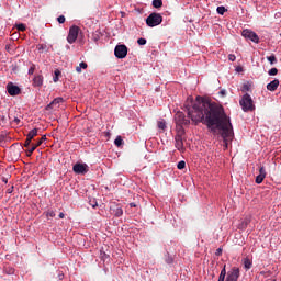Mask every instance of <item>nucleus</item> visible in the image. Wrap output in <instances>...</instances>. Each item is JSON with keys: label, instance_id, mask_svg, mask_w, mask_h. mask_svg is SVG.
Segmentation results:
<instances>
[{"label": "nucleus", "instance_id": "obj_41", "mask_svg": "<svg viewBox=\"0 0 281 281\" xmlns=\"http://www.w3.org/2000/svg\"><path fill=\"white\" fill-rule=\"evenodd\" d=\"M90 205L93 207V209H95V207H98V202H90Z\"/></svg>", "mask_w": 281, "mask_h": 281}, {"label": "nucleus", "instance_id": "obj_36", "mask_svg": "<svg viewBox=\"0 0 281 281\" xmlns=\"http://www.w3.org/2000/svg\"><path fill=\"white\" fill-rule=\"evenodd\" d=\"M18 30H19L20 32H25V24H19V25H18Z\"/></svg>", "mask_w": 281, "mask_h": 281}, {"label": "nucleus", "instance_id": "obj_4", "mask_svg": "<svg viewBox=\"0 0 281 281\" xmlns=\"http://www.w3.org/2000/svg\"><path fill=\"white\" fill-rule=\"evenodd\" d=\"M241 36H244V38H246L247 41H251L252 43H260V37L258 36V34L249 29L243 30Z\"/></svg>", "mask_w": 281, "mask_h": 281}, {"label": "nucleus", "instance_id": "obj_47", "mask_svg": "<svg viewBox=\"0 0 281 281\" xmlns=\"http://www.w3.org/2000/svg\"><path fill=\"white\" fill-rule=\"evenodd\" d=\"M225 93H226L225 90H222V91L220 92L221 95H225Z\"/></svg>", "mask_w": 281, "mask_h": 281}, {"label": "nucleus", "instance_id": "obj_11", "mask_svg": "<svg viewBox=\"0 0 281 281\" xmlns=\"http://www.w3.org/2000/svg\"><path fill=\"white\" fill-rule=\"evenodd\" d=\"M7 91L9 95H19L21 93V88H19V86H14L12 82H9L7 85Z\"/></svg>", "mask_w": 281, "mask_h": 281}, {"label": "nucleus", "instance_id": "obj_29", "mask_svg": "<svg viewBox=\"0 0 281 281\" xmlns=\"http://www.w3.org/2000/svg\"><path fill=\"white\" fill-rule=\"evenodd\" d=\"M269 76H278V68H271L269 71H268Z\"/></svg>", "mask_w": 281, "mask_h": 281}, {"label": "nucleus", "instance_id": "obj_20", "mask_svg": "<svg viewBox=\"0 0 281 281\" xmlns=\"http://www.w3.org/2000/svg\"><path fill=\"white\" fill-rule=\"evenodd\" d=\"M38 135V128H33L29 132V134L26 135V137L29 139H34V137H36Z\"/></svg>", "mask_w": 281, "mask_h": 281}, {"label": "nucleus", "instance_id": "obj_2", "mask_svg": "<svg viewBox=\"0 0 281 281\" xmlns=\"http://www.w3.org/2000/svg\"><path fill=\"white\" fill-rule=\"evenodd\" d=\"M239 104L245 113L249 111H256L254 99H251V95H249V93L243 95L241 100L239 101Z\"/></svg>", "mask_w": 281, "mask_h": 281}, {"label": "nucleus", "instance_id": "obj_26", "mask_svg": "<svg viewBox=\"0 0 281 281\" xmlns=\"http://www.w3.org/2000/svg\"><path fill=\"white\" fill-rule=\"evenodd\" d=\"M100 40V32H94L92 34V41H94V43H98V41Z\"/></svg>", "mask_w": 281, "mask_h": 281}, {"label": "nucleus", "instance_id": "obj_18", "mask_svg": "<svg viewBox=\"0 0 281 281\" xmlns=\"http://www.w3.org/2000/svg\"><path fill=\"white\" fill-rule=\"evenodd\" d=\"M157 126H158L159 133H165L166 128H168L166 120H164V119H161L160 121L157 122Z\"/></svg>", "mask_w": 281, "mask_h": 281}, {"label": "nucleus", "instance_id": "obj_9", "mask_svg": "<svg viewBox=\"0 0 281 281\" xmlns=\"http://www.w3.org/2000/svg\"><path fill=\"white\" fill-rule=\"evenodd\" d=\"M175 121L178 126H188L190 124V119H187L183 112H178L175 116Z\"/></svg>", "mask_w": 281, "mask_h": 281}, {"label": "nucleus", "instance_id": "obj_35", "mask_svg": "<svg viewBox=\"0 0 281 281\" xmlns=\"http://www.w3.org/2000/svg\"><path fill=\"white\" fill-rule=\"evenodd\" d=\"M226 265H224L223 269L221 270V276H227Z\"/></svg>", "mask_w": 281, "mask_h": 281}, {"label": "nucleus", "instance_id": "obj_7", "mask_svg": "<svg viewBox=\"0 0 281 281\" xmlns=\"http://www.w3.org/2000/svg\"><path fill=\"white\" fill-rule=\"evenodd\" d=\"M238 278H240V268L233 267L226 276L225 281H238Z\"/></svg>", "mask_w": 281, "mask_h": 281}, {"label": "nucleus", "instance_id": "obj_44", "mask_svg": "<svg viewBox=\"0 0 281 281\" xmlns=\"http://www.w3.org/2000/svg\"><path fill=\"white\" fill-rule=\"evenodd\" d=\"M5 139V136L0 135V144Z\"/></svg>", "mask_w": 281, "mask_h": 281}, {"label": "nucleus", "instance_id": "obj_1", "mask_svg": "<svg viewBox=\"0 0 281 281\" xmlns=\"http://www.w3.org/2000/svg\"><path fill=\"white\" fill-rule=\"evenodd\" d=\"M184 108L188 117L196 124H204L211 131V133H216L222 131L223 139H228V137L234 136V127L232 126V121L229 116L225 113L223 105L211 102L207 99L196 98L193 101L192 98H188Z\"/></svg>", "mask_w": 281, "mask_h": 281}, {"label": "nucleus", "instance_id": "obj_46", "mask_svg": "<svg viewBox=\"0 0 281 281\" xmlns=\"http://www.w3.org/2000/svg\"><path fill=\"white\" fill-rule=\"evenodd\" d=\"M59 218H65V213H59Z\"/></svg>", "mask_w": 281, "mask_h": 281}, {"label": "nucleus", "instance_id": "obj_22", "mask_svg": "<svg viewBox=\"0 0 281 281\" xmlns=\"http://www.w3.org/2000/svg\"><path fill=\"white\" fill-rule=\"evenodd\" d=\"M151 4H153L154 8L159 9L164 5V1L162 0H153Z\"/></svg>", "mask_w": 281, "mask_h": 281}, {"label": "nucleus", "instance_id": "obj_39", "mask_svg": "<svg viewBox=\"0 0 281 281\" xmlns=\"http://www.w3.org/2000/svg\"><path fill=\"white\" fill-rule=\"evenodd\" d=\"M14 192V187L7 189V194H12Z\"/></svg>", "mask_w": 281, "mask_h": 281}, {"label": "nucleus", "instance_id": "obj_19", "mask_svg": "<svg viewBox=\"0 0 281 281\" xmlns=\"http://www.w3.org/2000/svg\"><path fill=\"white\" fill-rule=\"evenodd\" d=\"M61 102H64V99L58 97L56 99H54L50 104L48 105L49 109H54V106H56V104H60Z\"/></svg>", "mask_w": 281, "mask_h": 281}, {"label": "nucleus", "instance_id": "obj_31", "mask_svg": "<svg viewBox=\"0 0 281 281\" xmlns=\"http://www.w3.org/2000/svg\"><path fill=\"white\" fill-rule=\"evenodd\" d=\"M36 70V65L32 64V66L29 69V76L34 75V71Z\"/></svg>", "mask_w": 281, "mask_h": 281}, {"label": "nucleus", "instance_id": "obj_28", "mask_svg": "<svg viewBox=\"0 0 281 281\" xmlns=\"http://www.w3.org/2000/svg\"><path fill=\"white\" fill-rule=\"evenodd\" d=\"M177 168H178V170H183V168H186V161H183V160L179 161L177 165Z\"/></svg>", "mask_w": 281, "mask_h": 281}, {"label": "nucleus", "instance_id": "obj_12", "mask_svg": "<svg viewBox=\"0 0 281 281\" xmlns=\"http://www.w3.org/2000/svg\"><path fill=\"white\" fill-rule=\"evenodd\" d=\"M267 177V170L265 167L259 168V175L256 177V183L260 184L265 181V178Z\"/></svg>", "mask_w": 281, "mask_h": 281}, {"label": "nucleus", "instance_id": "obj_37", "mask_svg": "<svg viewBox=\"0 0 281 281\" xmlns=\"http://www.w3.org/2000/svg\"><path fill=\"white\" fill-rule=\"evenodd\" d=\"M100 256H101L102 260H106V258H109V255H106V252H104V251H101Z\"/></svg>", "mask_w": 281, "mask_h": 281}, {"label": "nucleus", "instance_id": "obj_8", "mask_svg": "<svg viewBox=\"0 0 281 281\" xmlns=\"http://www.w3.org/2000/svg\"><path fill=\"white\" fill-rule=\"evenodd\" d=\"M75 175H87L89 172V166L87 164L77 162L72 167Z\"/></svg>", "mask_w": 281, "mask_h": 281}, {"label": "nucleus", "instance_id": "obj_10", "mask_svg": "<svg viewBox=\"0 0 281 281\" xmlns=\"http://www.w3.org/2000/svg\"><path fill=\"white\" fill-rule=\"evenodd\" d=\"M45 139H47V136L44 135L38 139L37 143L32 144V147L26 150V157H32V154L34 153V150H36V148H38V146H41L43 142H45Z\"/></svg>", "mask_w": 281, "mask_h": 281}, {"label": "nucleus", "instance_id": "obj_15", "mask_svg": "<svg viewBox=\"0 0 281 281\" xmlns=\"http://www.w3.org/2000/svg\"><path fill=\"white\" fill-rule=\"evenodd\" d=\"M43 75H37L33 78V87H43Z\"/></svg>", "mask_w": 281, "mask_h": 281}, {"label": "nucleus", "instance_id": "obj_33", "mask_svg": "<svg viewBox=\"0 0 281 281\" xmlns=\"http://www.w3.org/2000/svg\"><path fill=\"white\" fill-rule=\"evenodd\" d=\"M57 21H58V23H60V24L65 23V21H66L65 15H59V16L57 18Z\"/></svg>", "mask_w": 281, "mask_h": 281}, {"label": "nucleus", "instance_id": "obj_6", "mask_svg": "<svg viewBox=\"0 0 281 281\" xmlns=\"http://www.w3.org/2000/svg\"><path fill=\"white\" fill-rule=\"evenodd\" d=\"M114 55L120 59L126 58V56H128V47H126L124 44L116 45L114 48Z\"/></svg>", "mask_w": 281, "mask_h": 281}, {"label": "nucleus", "instance_id": "obj_45", "mask_svg": "<svg viewBox=\"0 0 281 281\" xmlns=\"http://www.w3.org/2000/svg\"><path fill=\"white\" fill-rule=\"evenodd\" d=\"M63 278H65V274L59 273V274H58V279H59V280H63Z\"/></svg>", "mask_w": 281, "mask_h": 281}, {"label": "nucleus", "instance_id": "obj_27", "mask_svg": "<svg viewBox=\"0 0 281 281\" xmlns=\"http://www.w3.org/2000/svg\"><path fill=\"white\" fill-rule=\"evenodd\" d=\"M267 60L270 61V65H273L277 63L278 59L276 58V55H271L267 57Z\"/></svg>", "mask_w": 281, "mask_h": 281}, {"label": "nucleus", "instance_id": "obj_40", "mask_svg": "<svg viewBox=\"0 0 281 281\" xmlns=\"http://www.w3.org/2000/svg\"><path fill=\"white\" fill-rule=\"evenodd\" d=\"M228 59L232 60V63H234V60H236V55H228Z\"/></svg>", "mask_w": 281, "mask_h": 281}, {"label": "nucleus", "instance_id": "obj_24", "mask_svg": "<svg viewBox=\"0 0 281 281\" xmlns=\"http://www.w3.org/2000/svg\"><path fill=\"white\" fill-rule=\"evenodd\" d=\"M114 144H115V146H117V148H120V146H122L124 144L122 136H117L114 140Z\"/></svg>", "mask_w": 281, "mask_h": 281}, {"label": "nucleus", "instance_id": "obj_32", "mask_svg": "<svg viewBox=\"0 0 281 281\" xmlns=\"http://www.w3.org/2000/svg\"><path fill=\"white\" fill-rule=\"evenodd\" d=\"M30 144H32V139L27 138V136H26V139L24 142V148H30Z\"/></svg>", "mask_w": 281, "mask_h": 281}, {"label": "nucleus", "instance_id": "obj_3", "mask_svg": "<svg viewBox=\"0 0 281 281\" xmlns=\"http://www.w3.org/2000/svg\"><path fill=\"white\" fill-rule=\"evenodd\" d=\"M164 22V16H161L159 13H151L146 19V25L148 27H157V25H161Z\"/></svg>", "mask_w": 281, "mask_h": 281}, {"label": "nucleus", "instance_id": "obj_43", "mask_svg": "<svg viewBox=\"0 0 281 281\" xmlns=\"http://www.w3.org/2000/svg\"><path fill=\"white\" fill-rule=\"evenodd\" d=\"M130 207H137V204L135 202L130 203Z\"/></svg>", "mask_w": 281, "mask_h": 281}, {"label": "nucleus", "instance_id": "obj_13", "mask_svg": "<svg viewBox=\"0 0 281 281\" xmlns=\"http://www.w3.org/2000/svg\"><path fill=\"white\" fill-rule=\"evenodd\" d=\"M278 87H280V80L274 79L270 83L267 85V90L268 91H277Z\"/></svg>", "mask_w": 281, "mask_h": 281}, {"label": "nucleus", "instance_id": "obj_25", "mask_svg": "<svg viewBox=\"0 0 281 281\" xmlns=\"http://www.w3.org/2000/svg\"><path fill=\"white\" fill-rule=\"evenodd\" d=\"M216 12L217 14L223 15L225 12H227V9H225V7H217Z\"/></svg>", "mask_w": 281, "mask_h": 281}, {"label": "nucleus", "instance_id": "obj_17", "mask_svg": "<svg viewBox=\"0 0 281 281\" xmlns=\"http://www.w3.org/2000/svg\"><path fill=\"white\" fill-rule=\"evenodd\" d=\"M175 139H176L177 150H184V148H183V138L181 137V135H177Z\"/></svg>", "mask_w": 281, "mask_h": 281}, {"label": "nucleus", "instance_id": "obj_23", "mask_svg": "<svg viewBox=\"0 0 281 281\" xmlns=\"http://www.w3.org/2000/svg\"><path fill=\"white\" fill-rule=\"evenodd\" d=\"M241 91L245 93L247 91H251V83L247 82L241 86Z\"/></svg>", "mask_w": 281, "mask_h": 281}, {"label": "nucleus", "instance_id": "obj_30", "mask_svg": "<svg viewBox=\"0 0 281 281\" xmlns=\"http://www.w3.org/2000/svg\"><path fill=\"white\" fill-rule=\"evenodd\" d=\"M59 76H60V70H55V76L53 77V82H58Z\"/></svg>", "mask_w": 281, "mask_h": 281}, {"label": "nucleus", "instance_id": "obj_49", "mask_svg": "<svg viewBox=\"0 0 281 281\" xmlns=\"http://www.w3.org/2000/svg\"><path fill=\"white\" fill-rule=\"evenodd\" d=\"M3 182H4V183H8V179L3 178Z\"/></svg>", "mask_w": 281, "mask_h": 281}, {"label": "nucleus", "instance_id": "obj_14", "mask_svg": "<svg viewBox=\"0 0 281 281\" xmlns=\"http://www.w3.org/2000/svg\"><path fill=\"white\" fill-rule=\"evenodd\" d=\"M111 212L116 218H120L122 214H124V210L120 205H115V207H111Z\"/></svg>", "mask_w": 281, "mask_h": 281}, {"label": "nucleus", "instance_id": "obj_5", "mask_svg": "<svg viewBox=\"0 0 281 281\" xmlns=\"http://www.w3.org/2000/svg\"><path fill=\"white\" fill-rule=\"evenodd\" d=\"M78 34H80V27L76 26V25H72L69 29V33H68V36H67V41L70 45H72V43H76V41L78 40Z\"/></svg>", "mask_w": 281, "mask_h": 281}, {"label": "nucleus", "instance_id": "obj_21", "mask_svg": "<svg viewBox=\"0 0 281 281\" xmlns=\"http://www.w3.org/2000/svg\"><path fill=\"white\" fill-rule=\"evenodd\" d=\"M88 65L85 61H81L79 66L76 67L77 74H82V69H87Z\"/></svg>", "mask_w": 281, "mask_h": 281}, {"label": "nucleus", "instance_id": "obj_42", "mask_svg": "<svg viewBox=\"0 0 281 281\" xmlns=\"http://www.w3.org/2000/svg\"><path fill=\"white\" fill-rule=\"evenodd\" d=\"M221 254H223V249L218 248V249L216 250V256H221Z\"/></svg>", "mask_w": 281, "mask_h": 281}, {"label": "nucleus", "instance_id": "obj_48", "mask_svg": "<svg viewBox=\"0 0 281 281\" xmlns=\"http://www.w3.org/2000/svg\"><path fill=\"white\" fill-rule=\"evenodd\" d=\"M14 122H15L16 124H19V122H21V120L14 119Z\"/></svg>", "mask_w": 281, "mask_h": 281}, {"label": "nucleus", "instance_id": "obj_16", "mask_svg": "<svg viewBox=\"0 0 281 281\" xmlns=\"http://www.w3.org/2000/svg\"><path fill=\"white\" fill-rule=\"evenodd\" d=\"M243 265H244V269L246 271H249V269H251L254 267V261H251V259H249V257H246L243 259Z\"/></svg>", "mask_w": 281, "mask_h": 281}, {"label": "nucleus", "instance_id": "obj_38", "mask_svg": "<svg viewBox=\"0 0 281 281\" xmlns=\"http://www.w3.org/2000/svg\"><path fill=\"white\" fill-rule=\"evenodd\" d=\"M47 216H50V218H54V216H56V213L54 211H48Z\"/></svg>", "mask_w": 281, "mask_h": 281}, {"label": "nucleus", "instance_id": "obj_34", "mask_svg": "<svg viewBox=\"0 0 281 281\" xmlns=\"http://www.w3.org/2000/svg\"><path fill=\"white\" fill-rule=\"evenodd\" d=\"M138 45H146V38L140 37L137 40Z\"/></svg>", "mask_w": 281, "mask_h": 281}]
</instances>
